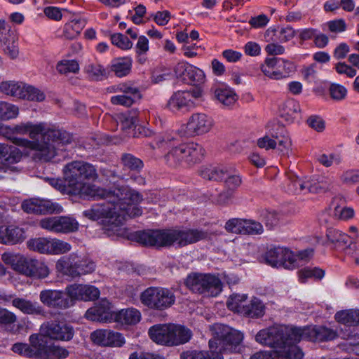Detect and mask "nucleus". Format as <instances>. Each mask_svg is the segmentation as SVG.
Listing matches in <instances>:
<instances>
[{"instance_id":"1","label":"nucleus","mask_w":359,"mask_h":359,"mask_svg":"<svg viewBox=\"0 0 359 359\" xmlns=\"http://www.w3.org/2000/svg\"><path fill=\"white\" fill-rule=\"evenodd\" d=\"M62 171L64 182L69 188L68 194L105 200L93 205L82 214L92 221L101 220L108 236L121 235L128 217L142 215V210L138 204L142 201V196L138 192L123 186L107 189L88 182L96 181L99 177L96 168L91 163L74 161L66 164Z\"/></svg>"},{"instance_id":"2","label":"nucleus","mask_w":359,"mask_h":359,"mask_svg":"<svg viewBox=\"0 0 359 359\" xmlns=\"http://www.w3.org/2000/svg\"><path fill=\"white\" fill-rule=\"evenodd\" d=\"M0 135L15 145L35 151L36 157L44 161L53 158L58 151L65 150L64 146L72 140L67 131L50 128L45 123H22L13 128L0 123Z\"/></svg>"},{"instance_id":"3","label":"nucleus","mask_w":359,"mask_h":359,"mask_svg":"<svg viewBox=\"0 0 359 359\" xmlns=\"http://www.w3.org/2000/svg\"><path fill=\"white\" fill-rule=\"evenodd\" d=\"M208 233L198 229H148L130 233V238L144 246L184 247L207 238Z\"/></svg>"},{"instance_id":"4","label":"nucleus","mask_w":359,"mask_h":359,"mask_svg":"<svg viewBox=\"0 0 359 359\" xmlns=\"http://www.w3.org/2000/svg\"><path fill=\"white\" fill-rule=\"evenodd\" d=\"M297 327L278 325L260 330L256 335V341L273 348L280 352L287 351L298 343Z\"/></svg>"},{"instance_id":"5","label":"nucleus","mask_w":359,"mask_h":359,"mask_svg":"<svg viewBox=\"0 0 359 359\" xmlns=\"http://www.w3.org/2000/svg\"><path fill=\"white\" fill-rule=\"evenodd\" d=\"M210 330L214 337L209 341L210 349H218L222 354L227 353H237L240 351L241 343L243 339V334L228 325L215 323L210 327Z\"/></svg>"},{"instance_id":"6","label":"nucleus","mask_w":359,"mask_h":359,"mask_svg":"<svg viewBox=\"0 0 359 359\" xmlns=\"http://www.w3.org/2000/svg\"><path fill=\"white\" fill-rule=\"evenodd\" d=\"M204 156L203 147L191 142L172 147L165 156V159L171 167L186 166L201 162Z\"/></svg>"},{"instance_id":"7","label":"nucleus","mask_w":359,"mask_h":359,"mask_svg":"<svg viewBox=\"0 0 359 359\" xmlns=\"http://www.w3.org/2000/svg\"><path fill=\"white\" fill-rule=\"evenodd\" d=\"M184 284L192 292L206 297H217L222 291L221 280L212 273H191Z\"/></svg>"},{"instance_id":"8","label":"nucleus","mask_w":359,"mask_h":359,"mask_svg":"<svg viewBox=\"0 0 359 359\" xmlns=\"http://www.w3.org/2000/svg\"><path fill=\"white\" fill-rule=\"evenodd\" d=\"M95 262L91 259L74 254L62 257L56 262L57 271L72 278L90 273L95 270Z\"/></svg>"},{"instance_id":"9","label":"nucleus","mask_w":359,"mask_h":359,"mask_svg":"<svg viewBox=\"0 0 359 359\" xmlns=\"http://www.w3.org/2000/svg\"><path fill=\"white\" fill-rule=\"evenodd\" d=\"M140 300L149 309L162 311L174 304L175 296L167 288L149 287L142 292Z\"/></svg>"},{"instance_id":"10","label":"nucleus","mask_w":359,"mask_h":359,"mask_svg":"<svg viewBox=\"0 0 359 359\" xmlns=\"http://www.w3.org/2000/svg\"><path fill=\"white\" fill-rule=\"evenodd\" d=\"M201 92L179 90L173 93L166 104V108L172 112H187L194 109L199 102Z\"/></svg>"},{"instance_id":"11","label":"nucleus","mask_w":359,"mask_h":359,"mask_svg":"<svg viewBox=\"0 0 359 359\" xmlns=\"http://www.w3.org/2000/svg\"><path fill=\"white\" fill-rule=\"evenodd\" d=\"M22 158V152L16 147L0 143V180L7 175L18 173L15 165Z\"/></svg>"},{"instance_id":"12","label":"nucleus","mask_w":359,"mask_h":359,"mask_svg":"<svg viewBox=\"0 0 359 359\" xmlns=\"http://www.w3.org/2000/svg\"><path fill=\"white\" fill-rule=\"evenodd\" d=\"M41 334L53 341H69L74 335V329L64 321L50 320L43 323L40 327Z\"/></svg>"},{"instance_id":"13","label":"nucleus","mask_w":359,"mask_h":359,"mask_svg":"<svg viewBox=\"0 0 359 359\" xmlns=\"http://www.w3.org/2000/svg\"><path fill=\"white\" fill-rule=\"evenodd\" d=\"M39 226L48 231L56 233H69L79 229V222L69 216H54L41 219Z\"/></svg>"},{"instance_id":"14","label":"nucleus","mask_w":359,"mask_h":359,"mask_svg":"<svg viewBox=\"0 0 359 359\" xmlns=\"http://www.w3.org/2000/svg\"><path fill=\"white\" fill-rule=\"evenodd\" d=\"M266 262L273 267L283 266L293 269L297 266L296 257L288 248L277 246L270 248L265 254Z\"/></svg>"},{"instance_id":"15","label":"nucleus","mask_w":359,"mask_h":359,"mask_svg":"<svg viewBox=\"0 0 359 359\" xmlns=\"http://www.w3.org/2000/svg\"><path fill=\"white\" fill-rule=\"evenodd\" d=\"M296 332L298 336V342L303 339L320 342L331 341L337 337V333L334 330L322 325L297 327Z\"/></svg>"},{"instance_id":"16","label":"nucleus","mask_w":359,"mask_h":359,"mask_svg":"<svg viewBox=\"0 0 359 359\" xmlns=\"http://www.w3.org/2000/svg\"><path fill=\"white\" fill-rule=\"evenodd\" d=\"M21 208L27 213L39 215L60 213L63 210L59 203L39 198L25 200Z\"/></svg>"},{"instance_id":"17","label":"nucleus","mask_w":359,"mask_h":359,"mask_svg":"<svg viewBox=\"0 0 359 359\" xmlns=\"http://www.w3.org/2000/svg\"><path fill=\"white\" fill-rule=\"evenodd\" d=\"M113 92L122 94L111 97L110 101L114 105L130 107L140 100L142 95L137 87L126 83H120L112 87Z\"/></svg>"},{"instance_id":"18","label":"nucleus","mask_w":359,"mask_h":359,"mask_svg":"<svg viewBox=\"0 0 359 359\" xmlns=\"http://www.w3.org/2000/svg\"><path fill=\"white\" fill-rule=\"evenodd\" d=\"M18 273L34 279H43L50 274V269L42 261L24 257Z\"/></svg>"},{"instance_id":"19","label":"nucleus","mask_w":359,"mask_h":359,"mask_svg":"<svg viewBox=\"0 0 359 359\" xmlns=\"http://www.w3.org/2000/svg\"><path fill=\"white\" fill-rule=\"evenodd\" d=\"M41 302L48 308L66 309L74 305V302L65 297L62 290H43L40 292Z\"/></svg>"},{"instance_id":"20","label":"nucleus","mask_w":359,"mask_h":359,"mask_svg":"<svg viewBox=\"0 0 359 359\" xmlns=\"http://www.w3.org/2000/svg\"><path fill=\"white\" fill-rule=\"evenodd\" d=\"M213 126L212 118L204 113H194L189 118L186 128L188 135H201L208 133Z\"/></svg>"},{"instance_id":"21","label":"nucleus","mask_w":359,"mask_h":359,"mask_svg":"<svg viewBox=\"0 0 359 359\" xmlns=\"http://www.w3.org/2000/svg\"><path fill=\"white\" fill-rule=\"evenodd\" d=\"M93 342L102 346L121 347L125 344V339L118 332L110 330H97L90 334Z\"/></svg>"},{"instance_id":"22","label":"nucleus","mask_w":359,"mask_h":359,"mask_svg":"<svg viewBox=\"0 0 359 359\" xmlns=\"http://www.w3.org/2000/svg\"><path fill=\"white\" fill-rule=\"evenodd\" d=\"M66 292L70 299L92 301L100 295L99 290L93 285L73 284L66 287Z\"/></svg>"},{"instance_id":"23","label":"nucleus","mask_w":359,"mask_h":359,"mask_svg":"<svg viewBox=\"0 0 359 359\" xmlns=\"http://www.w3.org/2000/svg\"><path fill=\"white\" fill-rule=\"evenodd\" d=\"M115 313L112 311L110 302L107 299H102L87 310L86 317L92 321L107 322L114 319Z\"/></svg>"},{"instance_id":"24","label":"nucleus","mask_w":359,"mask_h":359,"mask_svg":"<svg viewBox=\"0 0 359 359\" xmlns=\"http://www.w3.org/2000/svg\"><path fill=\"white\" fill-rule=\"evenodd\" d=\"M303 357L304 353L299 346H292L283 352L278 350L260 351L253 354L250 359H302Z\"/></svg>"},{"instance_id":"25","label":"nucleus","mask_w":359,"mask_h":359,"mask_svg":"<svg viewBox=\"0 0 359 359\" xmlns=\"http://www.w3.org/2000/svg\"><path fill=\"white\" fill-rule=\"evenodd\" d=\"M26 238L22 228L15 226H0V243L14 245L22 243Z\"/></svg>"},{"instance_id":"26","label":"nucleus","mask_w":359,"mask_h":359,"mask_svg":"<svg viewBox=\"0 0 359 359\" xmlns=\"http://www.w3.org/2000/svg\"><path fill=\"white\" fill-rule=\"evenodd\" d=\"M151 339L161 345L172 346L171 324H158L151 327L149 330Z\"/></svg>"},{"instance_id":"27","label":"nucleus","mask_w":359,"mask_h":359,"mask_svg":"<svg viewBox=\"0 0 359 359\" xmlns=\"http://www.w3.org/2000/svg\"><path fill=\"white\" fill-rule=\"evenodd\" d=\"M11 300L13 306L19 309L22 313L27 315H43L44 310L43 307L36 302L16 297L14 298V294Z\"/></svg>"},{"instance_id":"28","label":"nucleus","mask_w":359,"mask_h":359,"mask_svg":"<svg viewBox=\"0 0 359 359\" xmlns=\"http://www.w3.org/2000/svg\"><path fill=\"white\" fill-rule=\"evenodd\" d=\"M29 341L31 358L36 359H45L48 348L46 340L38 334H33L29 336Z\"/></svg>"},{"instance_id":"29","label":"nucleus","mask_w":359,"mask_h":359,"mask_svg":"<svg viewBox=\"0 0 359 359\" xmlns=\"http://www.w3.org/2000/svg\"><path fill=\"white\" fill-rule=\"evenodd\" d=\"M279 111L286 121L292 122L301 113L300 104L297 100L289 99L280 104Z\"/></svg>"},{"instance_id":"30","label":"nucleus","mask_w":359,"mask_h":359,"mask_svg":"<svg viewBox=\"0 0 359 359\" xmlns=\"http://www.w3.org/2000/svg\"><path fill=\"white\" fill-rule=\"evenodd\" d=\"M0 43L4 52L10 58L15 59L18 55V47L16 42V38L13 32L9 29L8 35L0 36Z\"/></svg>"},{"instance_id":"31","label":"nucleus","mask_w":359,"mask_h":359,"mask_svg":"<svg viewBox=\"0 0 359 359\" xmlns=\"http://www.w3.org/2000/svg\"><path fill=\"white\" fill-rule=\"evenodd\" d=\"M326 236L328 241L338 250H345L349 243L350 237L348 234L334 228L327 229Z\"/></svg>"},{"instance_id":"32","label":"nucleus","mask_w":359,"mask_h":359,"mask_svg":"<svg viewBox=\"0 0 359 359\" xmlns=\"http://www.w3.org/2000/svg\"><path fill=\"white\" fill-rule=\"evenodd\" d=\"M172 346H177L188 342L191 337L192 332L187 327L175 324H171Z\"/></svg>"},{"instance_id":"33","label":"nucleus","mask_w":359,"mask_h":359,"mask_svg":"<svg viewBox=\"0 0 359 359\" xmlns=\"http://www.w3.org/2000/svg\"><path fill=\"white\" fill-rule=\"evenodd\" d=\"M141 319L140 312L133 308L122 309L114 314V320L121 324L135 325Z\"/></svg>"},{"instance_id":"34","label":"nucleus","mask_w":359,"mask_h":359,"mask_svg":"<svg viewBox=\"0 0 359 359\" xmlns=\"http://www.w3.org/2000/svg\"><path fill=\"white\" fill-rule=\"evenodd\" d=\"M265 313V306L263 302L257 297H253L250 302L243 307V315L249 318H261Z\"/></svg>"},{"instance_id":"35","label":"nucleus","mask_w":359,"mask_h":359,"mask_svg":"<svg viewBox=\"0 0 359 359\" xmlns=\"http://www.w3.org/2000/svg\"><path fill=\"white\" fill-rule=\"evenodd\" d=\"M25 83L15 81H5L0 83V92L9 96L22 99Z\"/></svg>"},{"instance_id":"36","label":"nucleus","mask_w":359,"mask_h":359,"mask_svg":"<svg viewBox=\"0 0 359 359\" xmlns=\"http://www.w3.org/2000/svg\"><path fill=\"white\" fill-rule=\"evenodd\" d=\"M273 36L275 41L285 43L294 38V30L291 27H280L278 29L269 28L264 34V38Z\"/></svg>"},{"instance_id":"37","label":"nucleus","mask_w":359,"mask_h":359,"mask_svg":"<svg viewBox=\"0 0 359 359\" xmlns=\"http://www.w3.org/2000/svg\"><path fill=\"white\" fill-rule=\"evenodd\" d=\"M182 66H180L179 71L180 73L182 72V71H187L188 76L185 78V83L191 85H198L203 83L205 80V74L203 70L194 66L192 65H189L187 66L188 67L184 68Z\"/></svg>"},{"instance_id":"38","label":"nucleus","mask_w":359,"mask_h":359,"mask_svg":"<svg viewBox=\"0 0 359 359\" xmlns=\"http://www.w3.org/2000/svg\"><path fill=\"white\" fill-rule=\"evenodd\" d=\"M132 67V59L124 57L114 59L111 62V69L118 77L128 75Z\"/></svg>"},{"instance_id":"39","label":"nucleus","mask_w":359,"mask_h":359,"mask_svg":"<svg viewBox=\"0 0 359 359\" xmlns=\"http://www.w3.org/2000/svg\"><path fill=\"white\" fill-rule=\"evenodd\" d=\"M51 238L39 237L30 239L27 245L29 250L37 251L42 254H50V248L52 244Z\"/></svg>"},{"instance_id":"40","label":"nucleus","mask_w":359,"mask_h":359,"mask_svg":"<svg viewBox=\"0 0 359 359\" xmlns=\"http://www.w3.org/2000/svg\"><path fill=\"white\" fill-rule=\"evenodd\" d=\"M121 163L125 170L130 172H140L144 167V163L140 158L129 153L122 154Z\"/></svg>"},{"instance_id":"41","label":"nucleus","mask_w":359,"mask_h":359,"mask_svg":"<svg viewBox=\"0 0 359 359\" xmlns=\"http://www.w3.org/2000/svg\"><path fill=\"white\" fill-rule=\"evenodd\" d=\"M200 174L205 180L219 181L225 178L227 170L225 168L209 165L202 168Z\"/></svg>"},{"instance_id":"42","label":"nucleus","mask_w":359,"mask_h":359,"mask_svg":"<svg viewBox=\"0 0 359 359\" xmlns=\"http://www.w3.org/2000/svg\"><path fill=\"white\" fill-rule=\"evenodd\" d=\"M180 358L181 359H223L220 353L213 349H210V351L189 350L182 353Z\"/></svg>"},{"instance_id":"43","label":"nucleus","mask_w":359,"mask_h":359,"mask_svg":"<svg viewBox=\"0 0 359 359\" xmlns=\"http://www.w3.org/2000/svg\"><path fill=\"white\" fill-rule=\"evenodd\" d=\"M84 72L93 81H100L106 76V70L97 62H88L84 67Z\"/></svg>"},{"instance_id":"44","label":"nucleus","mask_w":359,"mask_h":359,"mask_svg":"<svg viewBox=\"0 0 359 359\" xmlns=\"http://www.w3.org/2000/svg\"><path fill=\"white\" fill-rule=\"evenodd\" d=\"M85 22L81 19H74L65 25L63 34L65 38L73 39L77 37L85 27Z\"/></svg>"},{"instance_id":"45","label":"nucleus","mask_w":359,"mask_h":359,"mask_svg":"<svg viewBox=\"0 0 359 359\" xmlns=\"http://www.w3.org/2000/svg\"><path fill=\"white\" fill-rule=\"evenodd\" d=\"M314 191H317V189L311 186L310 182H305L298 177L292 179L288 185V191L293 194H306Z\"/></svg>"},{"instance_id":"46","label":"nucleus","mask_w":359,"mask_h":359,"mask_svg":"<svg viewBox=\"0 0 359 359\" xmlns=\"http://www.w3.org/2000/svg\"><path fill=\"white\" fill-rule=\"evenodd\" d=\"M57 71L61 74H76L79 72V64L75 60H62L56 65Z\"/></svg>"},{"instance_id":"47","label":"nucleus","mask_w":359,"mask_h":359,"mask_svg":"<svg viewBox=\"0 0 359 359\" xmlns=\"http://www.w3.org/2000/svg\"><path fill=\"white\" fill-rule=\"evenodd\" d=\"M215 97L224 106L229 107L233 104L236 100V95L230 89L219 88L215 90Z\"/></svg>"},{"instance_id":"48","label":"nucleus","mask_w":359,"mask_h":359,"mask_svg":"<svg viewBox=\"0 0 359 359\" xmlns=\"http://www.w3.org/2000/svg\"><path fill=\"white\" fill-rule=\"evenodd\" d=\"M325 276V271L318 267H306L299 271V278L302 283L305 282L307 278L320 280Z\"/></svg>"},{"instance_id":"49","label":"nucleus","mask_w":359,"mask_h":359,"mask_svg":"<svg viewBox=\"0 0 359 359\" xmlns=\"http://www.w3.org/2000/svg\"><path fill=\"white\" fill-rule=\"evenodd\" d=\"M22 99L41 102L45 99V95L39 89L25 83V88L22 90Z\"/></svg>"},{"instance_id":"50","label":"nucleus","mask_w":359,"mask_h":359,"mask_svg":"<svg viewBox=\"0 0 359 359\" xmlns=\"http://www.w3.org/2000/svg\"><path fill=\"white\" fill-rule=\"evenodd\" d=\"M25 256L11 252H6L2 254L1 259L7 265H11L12 269L18 273Z\"/></svg>"},{"instance_id":"51","label":"nucleus","mask_w":359,"mask_h":359,"mask_svg":"<svg viewBox=\"0 0 359 359\" xmlns=\"http://www.w3.org/2000/svg\"><path fill=\"white\" fill-rule=\"evenodd\" d=\"M246 299V294H233L230 296L226 302L227 307L234 312L242 313L243 307L245 306L243 303Z\"/></svg>"},{"instance_id":"52","label":"nucleus","mask_w":359,"mask_h":359,"mask_svg":"<svg viewBox=\"0 0 359 359\" xmlns=\"http://www.w3.org/2000/svg\"><path fill=\"white\" fill-rule=\"evenodd\" d=\"M18 320L17 316L6 308L0 307V327L8 329Z\"/></svg>"},{"instance_id":"53","label":"nucleus","mask_w":359,"mask_h":359,"mask_svg":"<svg viewBox=\"0 0 359 359\" xmlns=\"http://www.w3.org/2000/svg\"><path fill=\"white\" fill-rule=\"evenodd\" d=\"M355 316H356L355 309L344 310L335 314V319L337 322L346 325H355Z\"/></svg>"},{"instance_id":"54","label":"nucleus","mask_w":359,"mask_h":359,"mask_svg":"<svg viewBox=\"0 0 359 359\" xmlns=\"http://www.w3.org/2000/svg\"><path fill=\"white\" fill-rule=\"evenodd\" d=\"M18 115V108L12 104L0 101V118L8 120Z\"/></svg>"},{"instance_id":"55","label":"nucleus","mask_w":359,"mask_h":359,"mask_svg":"<svg viewBox=\"0 0 359 359\" xmlns=\"http://www.w3.org/2000/svg\"><path fill=\"white\" fill-rule=\"evenodd\" d=\"M245 219L233 218L226 222L224 227L229 233L245 234Z\"/></svg>"},{"instance_id":"56","label":"nucleus","mask_w":359,"mask_h":359,"mask_svg":"<svg viewBox=\"0 0 359 359\" xmlns=\"http://www.w3.org/2000/svg\"><path fill=\"white\" fill-rule=\"evenodd\" d=\"M69 355V351L60 346H48L45 359H64Z\"/></svg>"},{"instance_id":"57","label":"nucleus","mask_w":359,"mask_h":359,"mask_svg":"<svg viewBox=\"0 0 359 359\" xmlns=\"http://www.w3.org/2000/svg\"><path fill=\"white\" fill-rule=\"evenodd\" d=\"M50 255H61L69 252L72 250L71 245L64 241L53 238Z\"/></svg>"},{"instance_id":"58","label":"nucleus","mask_w":359,"mask_h":359,"mask_svg":"<svg viewBox=\"0 0 359 359\" xmlns=\"http://www.w3.org/2000/svg\"><path fill=\"white\" fill-rule=\"evenodd\" d=\"M260 219L266 227L271 229L278 224L279 217L275 211L262 210Z\"/></svg>"},{"instance_id":"59","label":"nucleus","mask_w":359,"mask_h":359,"mask_svg":"<svg viewBox=\"0 0 359 359\" xmlns=\"http://www.w3.org/2000/svg\"><path fill=\"white\" fill-rule=\"evenodd\" d=\"M317 161L323 166L330 167L333 165H339L341 161V156L335 153L323 154L317 157Z\"/></svg>"},{"instance_id":"60","label":"nucleus","mask_w":359,"mask_h":359,"mask_svg":"<svg viewBox=\"0 0 359 359\" xmlns=\"http://www.w3.org/2000/svg\"><path fill=\"white\" fill-rule=\"evenodd\" d=\"M274 37L271 36L265 38L266 41L269 42L265 47V50L268 55H283L285 53V48L282 45L278 44V41H275Z\"/></svg>"},{"instance_id":"61","label":"nucleus","mask_w":359,"mask_h":359,"mask_svg":"<svg viewBox=\"0 0 359 359\" xmlns=\"http://www.w3.org/2000/svg\"><path fill=\"white\" fill-rule=\"evenodd\" d=\"M333 184L334 180L332 177L321 176L318 178L316 182L311 183V185L317 189V191H314L313 192H320L330 190L333 187Z\"/></svg>"},{"instance_id":"62","label":"nucleus","mask_w":359,"mask_h":359,"mask_svg":"<svg viewBox=\"0 0 359 359\" xmlns=\"http://www.w3.org/2000/svg\"><path fill=\"white\" fill-rule=\"evenodd\" d=\"M329 94L332 99L335 101H341L346 97V88L338 83H332L329 88Z\"/></svg>"},{"instance_id":"63","label":"nucleus","mask_w":359,"mask_h":359,"mask_svg":"<svg viewBox=\"0 0 359 359\" xmlns=\"http://www.w3.org/2000/svg\"><path fill=\"white\" fill-rule=\"evenodd\" d=\"M111 41L114 46L123 50L130 49L133 46V43L129 39L120 33L112 34L111 36Z\"/></svg>"},{"instance_id":"64","label":"nucleus","mask_w":359,"mask_h":359,"mask_svg":"<svg viewBox=\"0 0 359 359\" xmlns=\"http://www.w3.org/2000/svg\"><path fill=\"white\" fill-rule=\"evenodd\" d=\"M340 180L346 185H353L359 183V170H348L344 171L340 176Z\"/></svg>"}]
</instances>
